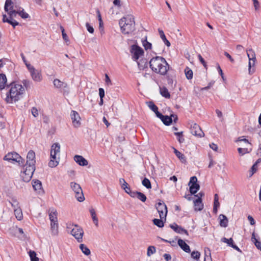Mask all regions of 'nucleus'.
Segmentation results:
<instances>
[{
    "mask_svg": "<svg viewBox=\"0 0 261 261\" xmlns=\"http://www.w3.org/2000/svg\"><path fill=\"white\" fill-rule=\"evenodd\" d=\"M61 29H62V34L63 38L64 39V40H67V36L66 34V33H65L64 29L62 27H61Z\"/></svg>",
    "mask_w": 261,
    "mask_h": 261,
    "instance_id": "nucleus-64",
    "label": "nucleus"
},
{
    "mask_svg": "<svg viewBox=\"0 0 261 261\" xmlns=\"http://www.w3.org/2000/svg\"><path fill=\"white\" fill-rule=\"evenodd\" d=\"M156 249L154 246H150L147 248V255L150 256L155 252Z\"/></svg>",
    "mask_w": 261,
    "mask_h": 261,
    "instance_id": "nucleus-45",
    "label": "nucleus"
},
{
    "mask_svg": "<svg viewBox=\"0 0 261 261\" xmlns=\"http://www.w3.org/2000/svg\"><path fill=\"white\" fill-rule=\"evenodd\" d=\"M197 181V178L196 176H192L191 177L189 185L192 184L190 187V192L191 194H195L200 188L199 185L196 183Z\"/></svg>",
    "mask_w": 261,
    "mask_h": 261,
    "instance_id": "nucleus-17",
    "label": "nucleus"
},
{
    "mask_svg": "<svg viewBox=\"0 0 261 261\" xmlns=\"http://www.w3.org/2000/svg\"><path fill=\"white\" fill-rule=\"evenodd\" d=\"M31 76L33 80L35 82H40L42 80V76L41 73L36 70L35 69H34L33 71L30 72Z\"/></svg>",
    "mask_w": 261,
    "mask_h": 261,
    "instance_id": "nucleus-22",
    "label": "nucleus"
},
{
    "mask_svg": "<svg viewBox=\"0 0 261 261\" xmlns=\"http://www.w3.org/2000/svg\"><path fill=\"white\" fill-rule=\"evenodd\" d=\"M200 253L197 251H194L191 253V257L195 259H198L200 258Z\"/></svg>",
    "mask_w": 261,
    "mask_h": 261,
    "instance_id": "nucleus-48",
    "label": "nucleus"
},
{
    "mask_svg": "<svg viewBox=\"0 0 261 261\" xmlns=\"http://www.w3.org/2000/svg\"><path fill=\"white\" fill-rule=\"evenodd\" d=\"M57 215L58 213L56 210L53 208L50 210L49 217L50 222H58Z\"/></svg>",
    "mask_w": 261,
    "mask_h": 261,
    "instance_id": "nucleus-25",
    "label": "nucleus"
},
{
    "mask_svg": "<svg viewBox=\"0 0 261 261\" xmlns=\"http://www.w3.org/2000/svg\"><path fill=\"white\" fill-rule=\"evenodd\" d=\"M222 242L227 243L229 246L231 247L232 244L233 243V241L232 238L226 239V238H223L222 239Z\"/></svg>",
    "mask_w": 261,
    "mask_h": 261,
    "instance_id": "nucleus-49",
    "label": "nucleus"
},
{
    "mask_svg": "<svg viewBox=\"0 0 261 261\" xmlns=\"http://www.w3.org/2000/svg\"><path fill=\"white\" fill-rule=\"evenodd\" d=\"M253 243H254L256 248L261 251V242L257 240H255V241H254Z\"/></svg>",
    "mask_w": 261,
    "mask_h": 261,
    "instance_id": "nucleus-56",
    "label": "nucleus"
},
{
    "mask_svg": "<svg viewBox=\"0 0 261 261\" xmlns=\"http://www.w3.org/2000/svg\"><path fill=\"white\" fill-rule=\"evenodd\" d=\"M7 77L5 74H0V90L4 89L6 87Z\"/></svg>",
    "mask_w": 261,
    "mask_h": 261,
    "instance_id": "nucleus-30",
    "label": "nucleus"
},
{
    "mask_svg": "<svg viewBox=\"0 0 261 261\" xmlns=\"http://www.w3.org/2000/svg\"><path fill=\"white\" fill-rule=\"evenodd\" d=\"M90 213L92 217V220L95 224V225L97 226L98 224V218L96 217V214L95 213V210L93 208H91L90 210Z\"/></svg>",
    "mask_w": 261,
    "mask_h": 261,
    "instance_id": "nucleus-36",
    "label": "nucleus"
},
{
    "mask_svg": "<svg viewBox=\"0 0 261 261\" xmlns=\"http://www.w3.org/2000/svg\"><path fill=\"white\" fill-rule=\"evenodd\" d=\"M99 95L100 98H103L105 96V90L103 88H100L99 89Z\"/></svg>",
    "mask_w": 261,
    "mask_h": 261,
    "instance_id": "nucleus-57",
    "label": "nucleus"
},
{
    "mask_svg": "<svg viewBox=\"0 0 261 261\" xmlns=\"http://www.w3.org/2000/svg\"><path fill=\"white\" fill-rule=\"evenodd\" d=\"M70 117L73 126L75 128L79 127L81 124V118L79 114L76 111L72 110L70 113Z\"/></svg>",
    "mask_w": 261,
    "mask_h": 261,
    "instance_id": "nucleus-14",
    "label": "nucleus"
},
{
    "mask_svg": "<svg viewBox=\"0 0 261 261\" xmlns=\"http://www.w3.org/2000/svg\"><path fill=\"white\" fill-rule=\"evenodd\" d=\"M5 101L8 103H12L18 101L22 97L25 89L22 85L16 82H12L7 87Z\"/></svg>",
    "mask_w": 261,
    "mask_h": 261,
    "instance_id": "nucleus-1",
    "label": "nucleus"
},
{
    "mask_svg": "<svg viewBox=\"0 0 261 261\" xmlns=\"http://www.w3.org/2000/svg\"><path fill=\"white\" fill-rule=\"evenodd\" d=\"M123 190L125 191V192L126 193L129 194L130 196H131V195H132L131 193H134L135 192V191H132L129 186L126 187H124Z\"/></svg>",
    "mask_w": 261,
    "mask_h": 261,
    "instance_id": "nucleus-53",
    "label": "nucleus"
},
{
    "mask_svg": "<svg viewBox=\"0 0 261 261\" xmlns=\"http://www.w3.org/2000/svg\"><path fill=\"white\" fill-rule=\"evenodd\" d=\"M86 26L87 28V29L88 31L90 33H93L94 32V29L91 26L89 23L87 22L86 24Z\"/></svg>",
    "mask_w": 261,
    "mask_h": 261,
    "instance_id": "nucleus-54",
    "label": "nucleus"
},
{
    "mask_svg": "<svg viewBox=\"0 0 261 261\" xmlns=\"http://www.w3.org/2000/svg\"><path fill=\"white\" fill-rule=\"evenodd\" d=\"M236 142H244L246 144V147H239L238 148L239 153L241 155H243L245 154L250 153L252 150V144L249 141L245 138L244 136L239 137L236 141Z\"/></svg>",
    "mask_w": 261,
    "mask_h": 261,
    "instance_id": "nucleus-7",
    "label": "nucleus"
},
{
    "mask_svg": "<svg viewBox=\"0 0 261 261\" xmlns=\"http://www.w3.org/2000/svg\"><path fill=\"white\" fill-rule=\"evenodd\" d=\"M8 23L11 24L13 27V28H15L16 25H18L19 24V23L14 19H10L9 22H8Z\"/></svg>",
    "mask_w": 261,
    "mask_h": 261,
    "instance_id": "nucleus-55",
    "label": "nucleus"
},
{
    "mask_svg": "<svg viewBox=\"0 0 261 261\" xmlns=\"http://www.w3.org/2000/svg\"><path fill=\"white\" fill-rule=\"evenodd\" d=\"M33 187L35 191L40 192L42 190L41 182L39 180L34 181L33 183Z\"/></svg>",
    "mask_w": 261,
    "mask_h": 261,
    "instance_id": "nucleus-33",
    "label": "nucleus"
},
{
    "mask_svg": "<svg viewBox=\"0 0 261 261\" xmlns=\"http://www.w3.org/2000/svg\"><path fill=\"white\" fill-rule=\"evenodd\" d=\"M70 186L71 189L74 192L76 199L80 202L83 201L85 199V197L80 185L76 182H71Z\"/></svg>",
    "mask_w": 261,
    "mask_h": 261,
    "instance_id": "nucleus-9",
    "label": "nucleus"
},
{
    "mask_svg": "<svg viewBox=\"0 0 261 261\" xmlns=\"http://www.w3.org/2000/svg\"><path fill=\"white\" fill-rule=\"evenodd\" d=\"M248 219L251 225H253L255 224V221L251 216L249 215L248 216Z\"/></svg>",
    "mask_w": 261,
    "mask_h": 261,
    "instance_id": "nucleus-63",
    "label": "nucleus"
},
{
    "mask_svg": "<svg viewBox=\"0 0 261 261\" xmlns=\"http://www.w3.org/2000/svg\"><path fill=\"white\" fill-rule=\"evenodd\" d=\"M163 256L166 261H170L171 259V256L169 254H164Z\"/></svg>",
    "mask_w": 261,
    "mask_h": 261,
    "instance_id": "nucleus-59",
    "label": "nucleus"
},
{
    "mask_svg": "<svg viewBox=\"0 0 261 261\" xmlns=\"http://www.w3.org/2000/svg\"><path fill=\"white\" fill-rule=\"evenodd\" d=\"M4 9L8 13L10 19H13V18L15 17L17 14H18V10L16 11L13 9L12 0H6Z\"/></svg>",
    "mask_w": 261,
    "mask_h": 261,
    "instance_id": "nucleus-12",
    "label": "nucleus"
},
{
    "mask_svg": "<svg viewBox=\"0 0 261 261\" xmlns=\"http://www.w3.org/2000/svg\"><path fill=\"white\" fill-rule=\"evenodd\" d=\"M105 82L106 84L108 86L112 85V82L107 74H105Z\"/></svg>",
    "mask_w": 261,
    "mask_h": 261,
    "instance_id": "nucleus-52",
    "label": "nucleus"
},
{
    "mask_svg": "<svg viewBox=\"0 0 261 261\" xmlns=\"http://www.w3.org/2000/svg\"><path fill=\"white\" fill-rule=\"evenodd\" d=\"M119 24L122 33L125 34H129L135 30L134 17L132 15H127L122 18Z\"/></svg>",
    "mask_w": 261,
    "mask_h": 261,
    "instance_id": "nucleus-3",
    "label": "nucleus"
},
{
    "mask_svg": "<svg viewBox=\"0 0 261 261\" xmlns=\"http://www.w3.org/2000/svg\"><path fill=\"white\" fill-rule=\"evenodd\" d=\"M170 227L173 229L175 232L179 233H184L186 235L188 236V232L187 230L185 229L184 228L181 227L180 226L177 225L176 224H173L170 225Z\"/></svg>",
    "mask_w": 261,
    "mask_h": 261,
    "instance_id": "nucleus-21",
    "label": "nucleus"
},
{
    "mask_svg": "<svg viewBox=\"0 0 261 261\" xmlns=\"http://www.w3.org/2000/svg\"><path fill=\"white\" fill-rule=\"evenodd\" d=\"M131 194V197L133 198L137 197L142 202H145L146 200V196L141 192L135 191L134 193Z\"/></svg>",
    "mask_w": 261,
    "mask_h": 261,
    "instance_id": "nucleus-24",
    "label": "nucleus"
},
{
    "mask_svg": "<svg viewBox=\"0 0 261 261\" xmlns=\"http://www.w3.org/2000/svg\"><path fill=\"white\" fill-rule=\"evenodd\" d=\"M18 14L21 18L25 19L28 18L29 17V15L24 11V10H18Z\"/></svg>",
    "mask_w": 261,
    "mask_h": 261,
    "instance_id": "nucleus-47",
    "label": "nucleus"
},
{
    "mask_svg": "<svg viewBox=\"0 0 261 261\" xmlns=\"http://www.w3.org/2000/svg\"><path fill=\"white\" fill-rule=\"evenodd\" d=\"M219 206H220V203L219 202L218 195L217 194H215L214 195V206L219 207Z\"/></svg>",
    "mask_w": 261,
    "mask_h": 261,
    "instance_id": "nucleus-50",
    "label": "nucleus"
},
{
    "mask_svg": "<svg viewBox=\"0 0 261 261\" xmlns=\"http://www.w3.org/2000/svg\"><path fill=\"white\" fill-rule=\"evenodd\" d=\"M50 227L52 235L57 236L58 234V222H50Z\"/></svg>",
    "mask_w": 261,
    "mask_h": 261,
    "instance_id": "nucleus-29",
    "label": "nucleus"
},
{
    "mask_svg": "<svg viewBox=\"0 0 261 261\" xmlns=\"http://www.w3.org/2000/svg\"><path fill=\"white\" fill-rule=\"evenodd\" d=\"M140 43H142L144 49H151L152 44L147 41L146 36L143 39L135 37L134 39L128 40V44L130 49H142L139 45Z\"/></svg>",
    "mask_w": 261,
    "mask_h": 261,
    "instance_id": "nucleus-5",
    "label": "nucleus"
},
{
    "mask_svg": "<svg viewBox=\"0 0 261 261\" xmlns=\"http://www.w3.org/2000/svg\"><path fill=\"white\" fill-rule=\"evenodd\" d=\"M147 103L148 107L155 113L156 116L158 114L160 113L158 111V107L154 105V103L152 101L147 102Z\"/></svg>",
    "mask_w": 261,
    "mask_h": 261,
    "instance_id": "nucleus-37",
    "label": "nucleus"
},
{
    "mask_svg": "<svg viewBox=\"0 0 261 261\" xmlns=\"http://www.w3.org/2000/svg\"><path fill=\"white\" fill-rule=\"evenodd\" d=\"M143 186L145 187L147 189H149L151 188V185L150 180L147 178H145L142 181Z\"/></svg>",
    "mask_w": 261,
    "mask_h": 261,
    "instance_id": "nucleus-43",
    "label": "nucleus"
},
{
    "mask_svg": "<svg viewBox=\"0 0 261 261\" xmlns=\"http://www.w3.org/2000/svg\"><path fill=\"white\" fill-rule=\"evenodd\" d=\"M35 170V167L25 166L24 170L21 172L20 176L24 182H29L32 178Z\"/></svg>",
    "mask_w": 261,
    "mask_h": 261,
    "instance_id": "nucleus-11",
    "label": "nucleus"
},
{
    "mask_svg": "<svg viewBox=\"0 0 261 261\" xmlns=\"http://www.w3.org/2000/svg\"><path fill=\"white\" fill-rule=\"evenodd\" d=\"M185 73L187 79L191 80L193 78V73L189 67H186L185 69Z\"/></svg>",
    "mask_w": 261,
    "mask_h": 261,
    "instance_id": "nucleus-39",
    "label": "nucleus"
},
{
    "mask_svg": "<svg viewBox=\"0 0 261 261\" xmlns=\"http://www.w3.org/2000/svg\"><path fill=\"white\" fill-rule=\"evenodd\" d=\"M198 59H199V61H200V62L203 64V65L205 67L206 66V63L204 61V60L203 59V58L202 57V56L200 55H198Z\"/></svg>",
    "mask_w": 261,
    "mask_h": 261,
    "instance_id": "nucleus-60",
    "label": "nucleus"
},
{
    "mask_svg": "<svg viewBox=\"0 0 261 261\" xmlns=\"http://www.w3.org/2000/svg\"><path fill=\"white\" fill-rule=\"evenodd\" d=\"M60 145L59 143H54L50 148V160L48 163L49 167H56L59 163Z\"/></svg>",
    "mask_w": 261,
    "mask_h": 261,
    "instance_id": "nucleus-4",
    "label": "nucleus"
},
{
    "mask_svg": "<svg viewBox=\"0 0 261 261\" xmlns=\"http://www.w3.org/2000/svg\"><path fill=\"white\" fill-rule=\"evenodd\" d=\"M4 160L7 161L10 163L16 162L20 165H22L23 164V159L16 152H9L4 157Z\"/></svg>",
    "mask_w": 261,
    "mask_h": 261,
    "instance_id": "nucleus-8",
    "label": "nucleus"
},
{
    "mask_svg": "<svg viewBox=\"0 0 261 261\" xmlns=\"http://www.w3.org/2000/svg\"><path fill=\"white\" fill-rule=\"evenodd\" d=\"M74 160L79 165L85 166L88 164V161L82 155H75L74 156Z\"/></svg>",
    "mask_w": 261,
    "mask_h": 261,
    "instance_id": "nucleus-20",
    "label": "nucleus"
},
{
    "mask_svg": "<svg viewBox=\"0 0 261 261\" xmlns=\"http://www.w3.org/2000/svg\"><path fill=\"white\" fill-rule=\"evenodd\" d=\"M80 248L82 250V252L86 255H89L91 253L90 249L84 244H81L80 245Z\"/></svg>",
    "mask_w": 261,
    "mask_h": 261,
    "instance_id": "nucleus-40",
    "label": "nucleus"
},
{
    "mask_svg": "<svg viewBox=\"0 0 261 261\" xmlns=\"http://www.w3.org/2000/svg\"><path fill=\"white\" fill-rule=\"evenodd\" d=\"M210 147L215 151H217L218 149V146L213 143L210 144Z\"/></svg>",
    "mask_w": 261,
    "mask_h": 261,
    "instance_id": "nucleus-62",
    "label": "nucleus"
},
{
    "mask_svg": "<svg viewBox=\"0 0 261 261\" xmlns=\"http://www.w3.org/2000/svg\"><path fill=\"white\" fill-rule=\"evenodd\" d=\"M26 66L28 69L29 70L30 72L31 71H33L34 69H35L34 67L32 66L30 63H26Z\"/></svg>",
    "mask_w": 261,
    "mask_h": 261,
    "instance_id": "nucleus-58",
    "label": "nucleus"
},
{
    "mask_svg": "<svg viewBox=\"0 0 261 261\" xmlns=\"http://www.w3.org/2000/svg\"><path fill=\"white\" fill-rule=\"evenodd\" d=\"M257 170V165L256 164H254L251 167V175L254 174Z\"/></svg>",
    "mask_w": 261,
    "mask_h": 261,
    "instance_id": "nucleus-61",
    "label": "nucleus"
},
{
    "mask_svg": "<svg viewBox=\"0 0 261 261\" xmlns=\"http://www.w3.org/2000/svg\"><path fill=\"white\" fill-rule=\"evenodd\" d=\"M35 153L34 151L30 150L27 156V163L25 166L35 167Z\"/></svg>",
    "mask_w": 261,
    "mask_h": 261,
    "instance_id": "nucleus-18",
    "label": "nucleus"
},
{
    "mask_svg": "<svg viewBox=\"0 0 261 261\" xmlns=\"http://www.w3.org/2000/svg\"><path fill=\"white\" fill-rule=\"evenodd\" d=\"M173 148L174 150V152L175 154V155H176V156L180 160V161L182 163H185L186 162V159L185 155L183 153L179 152L178 150H177L175 148Z\"/></svg>",
    "mask_w": 261,
    "mask_h": 261,
    "instance_id": "nucleus-31",
    "label": "nucleus"
},
{
    "mask_svg": "<svg viewBox=\"0 0 261 261\" xmlns=\"http://www.w3.org/2000/svg\"><path fill=\"white\" fill-rule=\"evenodd\" d=\"M153 222L154 225L158 226L159 227H163L164 226V222L163 219H154Z\"/></svg>",
    "mask_w": 261,
    "mask_h": 261,
    "instance_id": "nucleus-41",
    "label": "nucleus"
},
{
    "mask_svg": "<svg viewBox=\"0 0 261 261\" xmlns=\"http://www.w3.org/2000/svg\"><path fill=\"white\" fill-rule=\"evenodd\" d=\"M195 210L201 211L203 208V204L202 203L201 199L200 197L197 198L194 201Z\"/></svg>",
    "mask_w": 261,
    "mask_h": 261,
    "instance_id": "nucleus-28",
    "label": "nucleus"
},
{
    "mask_svg": "<svg viewBox=\"0 0 261 261\" xmlns=\"http://www.w3.org/2000/svg\"><path fill=\"white\" fill-rule=\"evenodd\" d=\"M247 54L249 59V72H251V67H254L256 61L255 54L253 50H247Z\"/></svg>",
    "mask_w": 261,
    "mask_h": 261,
    "instance_id": "nucleus-16",
    "label": "nucleus"
},
{
    "mask_svg": "<svg viewBox=\"0 0 261 261\" xmlns=\"http://www.w3.org/2000/svg\"><path fill=\"white\" fill-rule=\"evenodd\" d=\"M158 32L160 35V36L162 40L163 41L164 43L166 45V46L169 47L170 46V42L166 39V36L164 33V31L161 29H158Z\"/></svg>",
    "mask_w": 261,
    "mask_h": 261,
    "instance_id": "nucleus-27",
    "label": "nucleus"
},
{
    "mask_svg": "<svg viewBox=\"0 0 261 261\" xmlns=\"http://www.w3.org/2000/svg\"><path fill=\"white\" fill-rule=\"evenodd\" d=\"M191 133L193 135L198 137H202L204 134L201 129L200 127L196 123H193L190 127Z\"/></svg>",
    "mask_w": 261,
    "mask_h": 261,
    "instance_id": "nucleus-15",
    "label": "nucleus"
},
{
    "mask_svg": "<svg viewBox=\"0 0 261 261\" xmlns=\"http://www.w3.org/2000/svg\"><path fill=\"white\" fill-rule=\"evenodd\" d=\"M9 202L11 203L14 210L20 207L19 203L16 199H12V201H10Z\"/></svg>",
    "mask_w": 261,
    "mask_h": 261,
    "instance_id": "nucleus-46",
    "label": "nucleus"
},
{
    "mask_svg": "<svg viewBox=\"0 0 261 261\" xmlns=\"http://www.w3.org/2000/svg\"><path fill=\"white\" fill-rule=\"evenodd\" d=\"M204 261H212L211 258V251L209 248H204Z\"/></svg>",
    "mask_w": 261,
    "mask_h": 261,
    "instance_id": "nucleus-38",
    "label": "nucleus"
},
{
    "mask_svg": "<svg viewBox=\"0 0 261 261\" xmlns=\"http://www.w3.org/2000/svg\"><path fill=\"white\" fill-rule=\"evenodd\" d=\"M160 91L162 96L166 98H169L170 97V94L168 90L166 87H160Z\"/></svg>",
    "mask_w": 261,
    "mask_h": 261,
    "instance_id": "nucleus-34",
    "label": "nucleus"
},
{
    "mask_svg": "<svg viewBox=\"0 0 261 261\" xmlns=\"http://www.w3.org/2000/svg\"><path fill=\"white\" fill-rule=\"evenodd\" d=\"M14 211L16 219L19 221L21 220L23 218V215L21 208L19 207L18 208L14 209Z\"/></svg>",
    "mask_w": 261,
    "mask_h": 261,
    "instance_id": "nucleus-35",
    "label": "nucleus"
},
{
    "mask_svg": "<svg viewBox=\"0 0 261 261\" xmlns=\"http://www.w3.org/2000/svg\"><path fill=\"white\" fill-rule=\"evenodd\" d=\"M54 85L57 88H61L62 87H66L67 86V84L64 83L63 82L59 80V79L54 80Z\"/></svg>",
    "mask_w": 261,
    "mask_h": 261,
    "instance_id": "nucleus-32",
    "label": "nucleus"
},
{
    "mask_svg": "<svg viewBox=\"0 0 261 261\" xmlns=\"http://www.w3.org/2000/svg\"><path fill=\"white\" fill-rule=\"evenodd\" d=\"M29 254L31 261H39V258L36 256V253L34 251L30 250Z\"/></svg>",
    "mask_w": 261,
    "mask_h": 261,
    "instance_id": "nucleus-42",
    "label": "nucleus"
},
{
    "mask_svg": "<svg viewBox=\"0 0 261 261\" xmlns=\"http://www.w3.org/2000/svg\"><path fill=\"white\" fill-rule=\"evenodd\" d=\"M67 228L71 230V234L79 242L83 241L84 231L83 229L77 225H73L71 223L67 224Z\"/></svg>",
    "mask_w": 261,
    "mask_h": 261,
    "instance_id": "nucleus-6",
    "label": "nucleus"
},
{
    "mask_svg": "<svg viewBox=\"0 0 261 261\" xmlns=\"http://www.w3.org/2000/svg\"><path fill=\"white\" fill-rule=\"evenodd\" d=\"M157 117L160 118L164 124L169 125L172 122V118L168 116L163 115L161 113L157 114Z\"/></svg>",
    "mask_w": 261,
    "mask_h": 261,
    "instance_id": "nucleus-19",
    "label": "nucleus"
},
{
    "mask_svg": "<svg viewBox=\"0 0 261 261\" xmlns=\"http://www.w3.org/2000/svg\"><path fill=\"white\" fill-rule=\"evenodd\" d=\"M182 132L174 133V135L178 137V141L180 143H182L185 141V139L182 135Z\"/></svg>",
    "mask_w": 261,
    "mask_h": 261,
    "instance_id": "nucleus-44",
    "label": "nucleus"
},
{
    "mask_svg": "<svg viewBox=\"0 0 261 261\" xmlns=\"http://www.w3.org/2000/svg\"><path fill=\"white\" fill-rule=\"evenodd\" d=\"M178 244L180 247L186 252L189 253L190 252V248L189 246L187 243H186L184 240L179 239L178 240Z\"/></svg>",
    "mask_w": 261,
    "mask_h": 261,
    "instance_id": "nucleus-23",
    "label": "nucleus"
},
{
    "mask_svg": "<svg viewBox=\"0 0 261 261\" xmlns=\"http://www.w3.org/2000/svg\"><path fill=\"white\" fill-rule=\"evenodd\" d=\"M31 112L33 116L35 117H36L38 116V110L35 108L33 107L31 109Z\"/></svg>",
    "mask_w": 261,
    "mask_h": 261,
    "instance_id": "nucleus-51",
    "label": "nucleus"
},
{
    "mask_svg": "<svg viewBox=\"0 0 261 261\" xmlns=\"http://www.w3.org/2000/svg\"><path fill=\"white\" fill-rule=\"evenodd\" d=\"M156 210L161 219H166L167 214V207L163 201L159 202L156 205Z\"/></svg>",
    "mask_w": 261,
    "mask_h": 261,
    "instance_id": "nucleus-13",
    "label": "nucleus"
},
{
    "mask_svg": "<svg viewBox=\"0 0 261 261\" xmlns=\"http://www.w3.org/2000/svg\"><path fill=\"white\" fill-rule=\"evenodd\" d=\"M130 56L133 61L137 62L139 68L141 67L140 62L146 63V61L143 60L144 56V50H130Z\"/></svg>",
    "mask_w": 261,
    "mask_h": 261,
    "instance_id": "nucleus-10",
    "label": "nucleus"
},
{
    "mask_svg": "<svg viewBox=\"0 0 261 261\" xmlns=\"http://www.w3.org/2000/svg\"><path fill=\"white\" fill-rule=\"evenodd\" d=\"M149 67L152 71L162 75H166L169 68V65L166 60L159 56L153 57L150 59Z\"/></svg>",
    "mask_w": 261,
    "mask_h": 261,
    "instance_id": "nucleus-2",
    "label": "nucleus"
},
{
    "mask_svg": "<svg viewBox=\"0 0 261 261\" xmlns=\"http://www.w3.org/2000/svg\"><path fill=\"white\" fill-rule=\"evenodd\" d=\"M220 225L221 227H226L228 226V219L226 216L221 214L219 216Z\"/></svg>",
    "mask_w": 261,
    "mask_h": 261,
    "instance_id": "nucleus-26",
    "label": "nucleus"
}]
</instances>
